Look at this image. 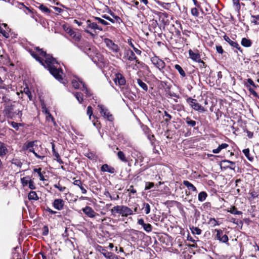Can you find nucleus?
<instances>
[{
	"instance_id": "f257e3e1",
	"label": "nucleus",
	"mask_w": 259,
	"mask_h": 259,
	"mask_svg": "<svg viewBox=\"0 0 259 259\" xmlns=\"http://www.w3.org/2000/svg\"><path fill=\"white\" fill-rule=\"evenodd\" d=\"M35 50L38 52L39 54L45 58V60L40 57L36 53L34 52H31V55L39 63L47 68L50 73L58 81L63 84H65L66 81L62 77L63 70L60 68H58L59 65V63L56 59L53 58L50 54H47L46 52L43 51L39 47H36Z\"/></svg>"
},
{
	"instance_id": "f03ea898",
	"label": "nucleus",
	"mask_w": 259,
	"mask_h": 259,
	"mask_svg": "<svg viewBox=\"0 0 259 259\" xmlns=\"http://www.w3.org/2000/svg\"><path fill=\"white\" fill-rule=\"evenodd\" d=\"M23 106L19 102H12L5 106L4 113L7 118L14 119L17 118L21 121Z\"/></svg>"
},
{
	"instance_id": "7ed1b4c3",
	"label": "nucleus",
	"mask_w": 259,
	"mask_h": 259,
	"mask_svg": "<svg viewBox=\"0 0 259 259\" xmlns=\"http://www.w3.org/2000/svg\"><path fill=\"white\" fill-rule=\"evenodd\" d=\"M111 213L113 217H115L116 214H118L123 217H127L134 214L133 211L130 207L123 205L114 206L111 209Z\"/></svg>"
},
{
	"instance_id": "20e7f679",
	"label": "nucleus",
	"mask_w": 259,
	"mask_h": 259,
	"mask_svg": "<svg viewBox=\"0 0 259 259\" xmlns=\"http://www.w3.org/2000/svg\"><path fill=\"white\" fill-rule=\"evenodd\" d=\"M83 28H84V31L87 33L90 34V35L93 37L94 38L95 37V34L93 33L90 31L91 30H93L95 31L96 30L99 31H102L103 28L99 26L96 22H92L90 20H88L85 22V23L83 25Z\"/></svg>"
},
{
	"instance_id": "39448f33",
	"label": "nucleus",
	"mask_w": 259,
	"mask_h": 259,
	"mask_svg": "<svg viewBox=\"0 0 259 259\" xmlns=\"http://www.w3.org/2000/svg\"><path fill=\"white\" fill-rule=\"evenodd\" d=\"M36 143H37V141L26 142L23 146V150H28L29 152H32L36 158L42 160L45 156L38 154L35 151L34 147H36Z\"/></svg>"
},
{
	"instance_id": "423d86ee",
	"label": "nucleus",
	"mask_w": 259,
	"mask_h": 259,
	"mask_svg": "<svg viewBox=\"0 0 259 259\" xmlns=\"http://www.w3.org/2000/svg\"><path fill=\"white\" fill-rule=\"evenodd\" d=\"M122 61L126 62L129 61L130 62L135 61L136 64H139L140 61L136 57L134 52L130 49H125L123 52V56Z\"/></svg>"
},
{
	"instance_id": "0eeeda50",
	"label": "nucleus",
	"mask_w": 259,
	"mask_h": 259,
	"mask_svg": "<svg viewBox=\"0 0 259 259\" xmlns=\"http://www.w3.org/2000/svg\"><path fill=\"white\" fill-rule=\"evenodd\" d=\"M186 102L195 111L202 113L206 111V109L199 104L196 99H193L191 97H187L186 99Z\"/></svg>"
},
{
	"instance_id": "6e6552de",
	"label": "nucleus",
	"mask_w": 259,
	"mask_h": 259,
	"mask_svg": "<svg viewBox=\"0 0 259 259\" xmlns=\"http://www.w3.org/2000/svg\"><path fill=\"white\" fill-rule=\"evenodd\" d=\"M75 46L87 55H89V54L93 52L94 50V48L86 40H81L79 42L75 43Z\"/></svg>"
},
{
	"instance_id": "1a4fd4ad",
	"label": "nucleus",
	"mask_w": 259,
	"mask_h": 259,
	"mask_svg": "<svg viewBox=\"0 0 259 259\" xmlns=\"http://www.w3.org/2000/svg\"><path fill=\"white\" fill-rule=\"evenodd\" d=\"M214 231L217 232L215 238L222 243H227L229 240L227 231L221 229H215Z\"/></svg>"
},
{
	"instance_id": "9d476101",
	"label": "nucleus",
	"mask_w": 259,
	"mask_h": 259,
	"mask_svg": "<svg viewBox=\"0 0 259 259\" xmlns=\"http://www.w3.org/2000/svg\"><path fill=\"white\" fill-rule=\"evenodd\" d=\"M224 40L227 41L234 50L235 53H237V51H239L240 53H243V50L240 47L239 45L236 41H234L230 38L227 35H225L223 36Z\"/></svg>"
},
{
	"instance_id": "9b49d317",
	"label": "nucleus",
	"mask_w": 259,
	"mask_h": 259,
	"mask_svg": "<svg viewBox=\"0 0 259 259\" xmlns=\"http://www.w3.org/2000/svg\"><path fill=\"white\" fill-rule=\"evenodd\" d=\"M151 61L152 64L156 68H157L160 71L163 73L164 71H163V69L165 67V63L163 60L160 59L158 57L155 56L151 58Z\"/></svg>"
},
{
	"instance_id": "f8f14e48",
	"label": "nucleus",
	"mask_w": 259,
	"mask_h": 259,
	"mask_svg": "<svg viewBox=\"0 0 259 259\" xmlns=\"http://www.w3.org/2000/svg\"><path fill=\"white\" fill-rule=\"evenodd\" d=\"M104 42L106 47L114 53H118L120 48L117 44H115L111 39L106 38L104 39Z\"/></svg>"
},
{
	"instance_id": "ddd939ff",
	"label": "nucleus",
	"mask_w": 259,
	"mask_h": 259,
	"mask_svg": "<svg viewBox=\"0 0 259 259\" xmlns=\"http://www.w3.org/2000/svg\"><path fill=\"white\" fill-rule=\"evenodd\" d=\"M100 114L105 118H107L109 121H112L113 117L110 113L108 110L104 107L102 105H99L98 106Z\"/></svg>"
},
{
	"instance_id": "4468645a",
	"label": "nucleus",
	"mask_w": 259,
	"mask_h": 259,
	"mask_svg": "<svg viewBox=\"0 0 259 259\" xmlns=\"http://www.w3.org/2000/svg\"><path fill=\"white\" fill-rule=\"evenodd\" d=\"M221 168H224V169H226L227 168H229L230 169L235 170V163L233 161L229 160H222L221 162Z\"/></svg>"
},
{
	"instance_id": "2eb2a0df",
	"label": "nucleus",
	"mask_w": 259,
	"mask_h": 259,
	"mask_svg": "<svg viewBox=\"0 0 259 259\" xmlns=\"http://www.w3.org/2000/svg\"><path fill=\"white\" fill-rule=\"evenodd\" d=\"M199 64V67L200 72L203 74L204 75H208L210 74V70L209 66H207L205 62L200 59V61L198 62Z\"/></svg>"
},
{
	"instance_id": "dca6fc26",
	"label": "nucleus",
	"mask_w": 259,
	"mask_h": 259,
	"mask_svg": "<svg viewBox=\"0 0 259 259\" xmlns=\"http://www.w3.org/2000/svg\"><path fill=\"white\" fill-rule=\"evenodd\" d=\"M114 81L116 85H118L119 86L124 85L126 83L124 77L120 73H117L115 74Z\"/></svg>"
},
{
	"instance_id": "f3484780",
	"label": "nucleus",
	"mask_w": 259,
	"mask_h": 259,
	"mask_svg": "<svg viewBox=\"0 0 259 259\" xmlns=\"http://www.w3.org/2000/svg\"><path fill=\"white\" fill-rule=\"evenodd\" d=\"M82 211L89 218H95L97 213L90 206H86L84 208L82 209Z\"/></svg>"
},
{
	"instance_id": "a211bd4d",
	"label": "nucleus",
	"mask_w": 259,
	"mask_h": 259,
	"mask_svg": "<svg viewBox=\"0 0 259 259\" xmlns=\"http://www.w3.org/2000/svg\"><path fill=\"white\" fill-rule=\"evenodd\" d=\"M64 205V201L62 199H56L53 203V207L58 210H61L63 208Z\"/></svg>"
},
{
	"instance_id": "6ab92c4d",
	"label": "nucleus",
	"mask_w": 259,
	"mask_h": 259,
	"mask_svg": "<svg viewBox=\"0 0 259 259\" xmlns=\"http://www.w3.org/2000/svg\"><path fill=\"white\" fill-rule=\"evenodd\" d=\"M189 55L190 58L193 61L197 62L200 61V55L199 54L198 50H196V52H194L190 49L189 50Z\"/></svg>"
},
{
	"instance_id": "aec40b11",
	"label": "nucleus",
	"mask_w": 259,
	"mask_h": 259,
	"mask_svg": "<svg viewBox=\"0 0 259 259\" xmlns=\"http://www.w3.org/2000/svg\"><path fill=\"white\" fill-rule=\"evenodd\" d=\"M73 184L78 187L81 191L82 194H86L87 191L84 186L86 187L85 185H83L82 182L80 180H75L73 182Z\"/></svg>"
},
{
	"instance_id": "412c9836",
	"label": "nucleus",
	"mask_w": 259,
	"mask_h": 259,
	"mask_svg": "<svg viewBox=\"0 0 259 259\" xmlns=\"http://www.w3.org/2000/svg\"><path fill=\"white\" fill-rule=\"evenodd\" d=\"M101 170L102 171H107L111 174H114L115 172V168L107 164H103L101 167Z\"/></svg>"
},
{
	"instance_id": "4be33fe9",
	"label": "nucleus",
	"mask_w": 259,
	"mask_h": 259,
	"mask_svg": "<svg viewBox=\"0 0 259 259\" xmlns=\"http://www.w3.org/2000/svg\"><path fill=\"white\" fill-rule=\"evenodd\" d=\"M183 184L188 188L189 191L197 192V190L195 186L188 181L184 180L183 182Z\"/></svg>"
},
{
	"instance_id": "5701e85b",
	"label": "nucleus",
	"mask_w": 259,
	"mask_h": 259,
	"mask_svg": "<svg viewBox=\"0 0 259 259\" xmlns=\"http://www.w3.org/2000/svg\"><path fill=\"white\" fill-rule=\"evenodd\" d=\"M81 84L82 85V88H80V89L83 91L84 92V93L86 94V96L88 97H90L92 96L93 95L91 91L89 89L87 85L85 84L84 82L83 81H81Z\"/></svg>"
},
{
	"instance_id": "b1692460",
	"label": "nucleus",
	"mask_w": 259,
	"mask_h": 259,
	"mask_svg": "<svg viewBox=\"0 0 259 259\" xmlns=\"http://www.w3.org/2000/svg\"><path fill=\"white\" fill-rule=\"evenodd\" d=\"M241 44L244 47L249 48L251 46L252 42L250 39L243 37L241 39Z\"/></svg>"
},
{
	"instance_id": "393cba45",
	"label": "nucleus",
	"mask_w": 259,
	"mask_h": 259,
	"mask_svg": "<svg viewBox=\"0 0 259 259\" xmlns=\"http://www.w3.org/2000/svg\"><path fill=\"white\" fill-rule=\"evenodd\" d=\"M229 147V145L227 143H223L220 145L217 149L212 150V152L214 154L220 153V152L224 149H226Z\"/></svg>"
},
{
	"instance_id": "a878e982",
	"label": "nucleus",
	"mask_w": 259,
	"mask_h": 259,
	"mask_svg": "<svg viewBox=\"0 0 259 259\" xmlns=\"http://www.w3.org/2000/svg\"><path fill=\"white\" fill-rule=\"evenodd\" d=\"M11 101V100L8 95V93H7L5 95L3 96L2 98L0 99V103H4V106H5L6 104H9Z\"/></svg>"
},
{
	"instance_id": "bb28decb",
	"label": "nucleus",
	"mask_w": 259,
	"mask_h": 259,
	"mask_svg": "<svg viewBox=\"0 0 259 259\" xmlns=\"http://www.w3.org/2000/svg\"><path fill=\"white\" fill-rule=\"evenodd\" d=\"M8 152V149L5 146V144L0 142V156L2 157L5 155Z\"/></svg>"
},
{
	"instance_id": "cd10ccee",
	"label": "nucleus",
	"mask_w": 259,
	"mask_h": 259,
	"mask_svg": "<svg viewBox=\"0 0 259 259\" xmlns=\"http://www.w3.org/2000/svg\"><path fill=\"white\" fill-rule=\"evenodd\" d=\"M102 254L107 259H118L117 255L111 252H102Z\"/></svg>"
},
{
	"instance_id": "c85d7f7f",
	"label": "nucleus",
	"mask_w": 259,
	"mask_h": 259,
	"mask_svg": "<svg viewBox=\"0 0 259 259\" xmlns=\"http://www.w3.org/2000/svg\"><path fill=\"white\" fill-rule=\"evenodd\" d=\"M73 39L74 45L75 46V43L79 42L80 41V39L81 38V35L76 33V32L71 36Z\"/></svg>"
},
{
	"instance_id": "c756f323",
	"label": "nucleus",
	"mask_w": 259,
	"mask_h": 259,
	"mask_svg": "<svg viewBox=\"0 0 259 259\" xmlns=\"http://www.w3.org/2000/svg\"><path fill=\"white\" fill-rule=\"evenodd\" d=\"M141 209L144 210V212L146 214H148L150 212V209H151L150 206L148 203L144 202L142 204V207Z\"/></svg>"
},
{
	"instance_id": "7c9ffc66",
	"label": "nucleus",
	"mask_w": 259,
	"mask_h": 259,
	"mask_svg": "<svg viewBox=\"0 0 259 259\" xmlns=\"http://www.w3.org/2000/svg\"><path fill=\"white\" fill-rule=\"evenodd\" d=\"M184 120L185 121L186 123L191 127H194L196 124V122L195 120H192L189 116H187L186 118H184Z\"/></svg>"
},
{
	"instance_id": "2f4dec72",
	"label": "nucleus",
	"mask_w": 259,
	"mask_h": 259,
	"mask_svg": "<svg viewBox=\"0 0 259 259\" xmlns=\"http://www.w3.org/2000/svg\"><path fill=\"white\" fill-rule=\"evenodd\" d=\"M28 198L29 200H37L39 198L35 191H30L28 195Z\"/></svg>"
},
{
	"instance_id": "473e14b6",
	"label": "nucleus",
	"mask_w": 259,
	"mask_h": 259,
	"mask_svg": "<svg viewBox=\"0 0 259 259\" xmlns=\"http://www.w3.org/2000/svg\"><path fill=\"white\" fill-rule=\"evenodd\" d=\"M175 68L178 70L181 76L183 77H185L186 74L185 71L181 67V66L178 64H176L175 65Z\"/></svg>"
},
{
	"instance_id": "72a5a7b5",
	"label": "nucleus",
	"mask_w": 259,
	"mask_h": 259,
	"mask_svg": "<svg viewBox=\"0 0 259 259\" xmlns=\"http://www.w3.org/2000/svg\"><path fill=\"white\" fill-rule=\"evenodd\" d=\"M137 83L138 85L145 92L148 91L147 85L141 79L138 78L137 79Z\"/></svg>"
},
{
	"instance_id": "f704fd0d",
	"label": "nucleus",
	"mask_w": 259,
	"mask_h": 259,
	"mask_svg": "<svg viewBox=\"0 0 259 259\" xmlns=\"http://www.w3.org/2000/svg\"><path fill=\"white\" fill-rule=\"evenodd\" d=\"M207 196V194L206 192H205L204 191H202V192H200L198 194V200L200 202H203L206 199Z\"/></svg>"
},
{
	"instance_id": "c9c22d12",
	"label": "nucleus",
	"mask_w": 259,
	"mask_h": 259,
	"mask_svg": "<svg viewBox=\"0 0 259 259\" xmlns=\"http://www.w3.org/2000/svg\"><path fill=\"white\" fill-rule=\"evenodd\" d=\"M117 155L118 158L121 161H122V162H127V159L126 158L125 155L122 151H118Z\"/></svg>"
},
{
	"instance_id": "e433bc0d",
	"label": "nucleus",
	"mask_w": 259,
	"mask_h": 259,
	"mask_svg": "<svg viewBox=\"0 0 259 259\" xmlns=\"http://www.w3.org/2000/svg\"><path fill=\"white\" fill-rule=\"evenodd\" d=\"M11 162L12 164L15 165L19 168H21L23 163L20 160L17 158H13L11 160Z\"/></svg>"
},
{
	"instance_id": "4c0bfd02",
	"label": "nucleus",
	"mask_w": 259,
	"mask_h": 259,
	"mask_svg": "<svg viewBox=\"0 0 259 259\" xmlns=\"http://www.w3.org/2000/svg\"><path fill=\"white\" fill-rule=\"evenodd\" d=\"M38 8L44 13L49 14L51 13V11L48 7L42 4H40L38 7Z\"/></svg>"
},
{
	"instance_id": "58836bf2",
	"label": "nucleus",
	"mask_w": 259,
	"mask_h": 259,
	"mask_svg": "<svg viewBox=\"0 0 259 259\" xmlns=\"http://www.w3.org/2000/svg\"><path fill=\"white\" fill-rule=\"evenodd\" d=\"M74 96L79 103H82L83 100V94L80 92H76L74 93Z\"/></svg>"
},
{
	"instance_id": "ea45409f",
	"label": "nucleus",
	"mask_w": 259,
	"mask_h": 259,
	"mask_svg": "<svg viewBox=\"0 0 259 259\" xmlns=\"http://www.w3.org/2000/svg\"><path fill=\"white\" fill-rule=\"evenodd\" d=\"M41 168H34L33 169L34 172L37 173V174L39 177V180L41 181H44L45 180V177H44L43 174L41 172Z\"/></svg>"
},
{
	"instance_id": "a19ab883",
	"label": "nucleus",
	"mask_w": 259,
	"mask_h": 259,
	"mask_svg": "<svg viewBox=\"0 0 259 259\" xmlns=\"http://www.w3.org/2000/svg\"><path fill=\"white\" fill-rule=\"evenodd\" d=\"M249 149L248 148L243 150L242 152L246 157L250 161H252L253 158L250 155Z\"/></svg>"
},
{
	"instance_id": "79ce46f5",
	"label": "nucleus",
	"mask_w": 259,
	"mask_h": 259,
	"mask_svg": "<svg viewBox=\"0 0 259 259\" xmlns=\"http://www.w3.org/2000/svg\"><path fill=\"white\" fill-rule=\"evenodd\" d=\"M228 212H230L232 214H237V215H240L242 214V211H239L237 210V208L235 206L232 207L229 210H228Z\"/></svg>"
},
{
	"instance_id": "37998d69",
	"label": "nucleus",
	"mask_w": 259,
	"mask_h": 259,
	"mask_svg": "<svg viewBox=\"0 0 259 259\" xmlns=\"http://www.w3.org/2000/svg\"><path fill=\"white\" fill-rule=\"evenodd\" d=\"M148 139L150 141L151 145H154L155 144V142L156 141L155 137L152 133H150V134L146 136Z\"/></svg>"
},
{
	"instance_id": "c03bdc74",
	"label": "nucleus",
	"mask_w": 259,
	"mask_h": 259,
	"mask_svg": "<svg viewBox=\"0 0 259 259\" xmlns=\"http://www.w3.org/2000/svg\"><path fill=\"white\" fill-rule=\"evenodd\" d=\"M161 85L165 88V92L170 90L171 85L166 81H161Z\"/></svg>"
},
{
	"instance_id": "a18cd8bd",
	"label": "nucleus",
	"mask_w": 259,
	"mask_h": 259,
	"mask_svg": "<svg viewBox=\"0 0 259 259\" xmlns=\"http://www.w3.org/2000/svg\"><path fill=\"white\" fill-rule=\"evenodd\" d=\"M21 181L23 186H26L30 181L29 177L28 176L23 177L21 179Z\"/></svg>"
},
{
	"instance_id": "49530a36",
	"label": "nucleus",
	"mask_w": 259,
	"mask_h": 259,
	"mask_svg": "<svg viewBox=\"0 0 259 259\" xmlns=\"http://www.w3.org/2000/svg\"><path fill=\"white\" fill-rule=\"evenodd\" d=\"M23 92L28 96L30 101L32 100V94L28 87H26L24 89Z\"/></svg>"
},
{
	"instance_id": "de8ad7c7",
	"label": "nucleus",
	"mask_w": 259,
	"mask_h": 259,
	"mask_svg": "<svg viewBox=\"0 0 259 259\" xmlns=\"http://www.w3.org/2000/svg\"><path fill=\"white\" fill-rule=\"evenodd\" d=\"M128 44L133 49L134 52L137 54L140 55L142 53V52L141 50L138 49L136 48L134 44L132 43L131 40L130 41L128 40Z\"/></svg>"
},
{
	"instance_id": "09e8293b",
	"label": "nucleus",
	"mask_w": 259,
	"mask_h": 259,
	"mask_svg": "<svg viewBox=\"0 0 259 259\" xmlns=\"http://www.w3.org/2000/svg\"><path fill=\"white\" fill-rule=\"evenodd\" d=\"M251 17L253 18L251 20V22L254 25H259V15H251Z\"/></svg>"
},
{
	"instance_id": "8fccbe9b",
	"label": "nucleus",
	"mask_w": 259,
	"mask_h": 259,
	"mask_svg": "<svg viewBox=\"0 0 259 259\" xmlns=\"http://www.w3.org/2000/svg\"><path fill=\"white\" fill-rule=\"evenodd\" d=\"M192 233L194 234L200 235L201 233V230L198 227H193L191 228Z\"/></svg>"
},
{
	"instance_id": "3c124183",
	"label": "nucleus",
	"mask_w": 259,
	"mask_h": 259,
	"mask_svg": "<svg viewBox=\"0 0 259 259\" xmlns=\"http://www.w3.org/2000/svg\"><path fill=\"white\" fill-rule=\"evenodd\" d=\"M144 230L147 232H150L152 229V226L150 224H146L142 226Z\"/></svg>"
},
{
	"instance_id": "603ef678",
	"label": "nucleus",
	"mask_w": 259,
	"mask_h": 259,
	"mask_svg": "<svg viewBox=\"0 0 259 259\" xmlns=\"http://www.w3.org/2000/svg\"><path fill=\"white\" fill-rule=\"evenodd\" d=\"M250 85H251L254 88L256 87V85L255 84L251 78H248L247 79V82L245 83V86L247 88H250Z\"/></svg>"
},
{
	"instance_id": "864d4df0",
	"label": "nucleus",
	"mask_w": 259,
	"mask_h": 259,
	"mask_svg": "<svg viewBox=\"0 0 259 259\" xmlns=\"http://www.w3.org/2000/svg\"><path fill=\"white\" fill-rule=\"evenodd\" d=\"M0 33L2 34V35L6 38H8L9 37V32H8V30H4L2 28V27L0 26Z\"/></svg>"
},
{
	"instance_id": "5fc2aeb1",
	"label": "nucleus",
	"mask_w": 259,
	"mask_h": 259,
	"mask_svg": "<svg viewBox=\"0 0 259 259\" xmlns=\"http://www.w3.org/2000/svg\"><path fill=\"white\" fill-rule=\"evenodd\" d=\"M81 81H82L81 80H76L73 79L72 81V84L75 89H78L79 88V84L80 83L81 84V82H80Z\"/></svg>"
},
{
	"instance_id": "6e6d98bb",
	"label": "nucleus",
	"mask_w": 259,
	"mask_h": 259,
	"mask_svg": "<svg viewBox=\"0 0 259 259\" xmlns=\"http://www.w3.org/2000/svg\"><path fill=\"white\" fill-rule=\"evenodd\" d=\"M105 195L107 197H109L111 200H118L119 198V196L118 195H116L115 196H112V195H111V194H110V193L108 191L106 192L105 193Z\"/></svg>"
},
{
	"instance_id": "4d7b16f0",
	"label": "nucleus",
	"mask_w": 259,
	"mask_h": 259,
	"mask_svg": "<svg viewBox=\"0 0 259 259\" xmlns=\"http://www.w3.org/2000/svg\"><path fill=\"white\" fill-rule=\"evenodd\" d=\"M209 224L213 227L219 225V224L214 218H210L209 220Z\"/></svg>"
},
{
	"instance_id": "13d9d810",
	"label": "nucleus",
	"mask_w": 259,
	"mask_h": 259,
	"mask_svg": "<svg viewBox=\"0 0 259 259\" xmlns=\"http://www.w3.org/2000/svg\"><path fill=\"white\" fill-rule=\"evenodd\" d=\"M173 109L176 110L178 111H181L184 110V106L181 104H176L173 105L172 107Z\"/></svg>"
},
{
	"instance_id": "bf43d9fd",
	"label": "nucleus",
	"mask_w": 259,
	"mask_h": 259,
	"mask_svg": "<svg viewBox=\"0 0 259 259\" xmlns=\"http://www.w3.org/2000/svg\"><path fill=\"white\" fill-rule=\"evenodd\" d=\"M164 115L166 117V118L164 119V121L166 123H168L172 118V116L168 113V112L166 111H164Z\"/></svg>"
},
{
	"instance_id": "052dcab7",
	"label": "nucleus",
	"mask_w": 259,
	"mask_h": 259,
	"mask_svg": "<svg viewBox=\"0 0 259 259\" xmlns=\"http://www.w3.org/2000/svg\"><path fill=\"white\" fill-rule=\"evenodd\" d=\"M111 15L113 17V19L115 20V22L120 24V22L122 21L120 18L118 16L115 15L113 12L111 13Z\"/></svg>"
},
{
	"instance_id": "680f3d73",
	"label": "nucleus",
	"mask_w": 259,
	"mask_h": 259,
	"mask_svg": "<svg viewBox=\"0 0 259 259\" xmlns=\"http://www.w3.org/2000/svg\"><path fill=\"white\" fill-rule=\"evenodd\" d=\"M93 110L91 106H89L87 108V114L89 116V118L91 119V116L93 115Z\"/></svg>"
},
{
	"instance_id": "e2e57ef3",
	"label": "nucleus",
	"mask_w": 259,
	"mask_h": 259,
	"mask_svg": "<svg viewBox=\"0 0 259 259\" xmlns=\"http://www.w3.org/2000/svg\"><path fill=\"white\" fill-rule=\"evenodd\" d=\"M95 19L98 20L99 23H100L101 24H102L104 25H109V23L107 21H106L105 20H104V19H103L101 18L96 17H95Z\"/></svg>"
},
{
	"instance_id": "0e129e2a",
	"label": "nucleus",
	"mask_w": 259,
	"mask_h": 259,
	"mask_svg": "<svg viewBox=\"0 0 259 259\" xmlns=\"http://www.w3.org/2000/svg\"><path fill=\"white\" fill-rule=\"evenodd\" d=\"M143 131L146 136L152 133L151 130L147 125L143 126Z\"/></svg>"
},
{
	"instance_id": "69168bd1",
	"label": "nucleus",
	"mask_w": 259,
	"mask_h": 259,
	"mask_svg": "<svg viewBox=\"0 0 259 259\" xmlns=\"http://www.w3.org/2000/svg\"><path fill=\"white\" fill-rule=\"evenodd\" d=\"M233 6L236 8L237 10L240 9V5L239 0H233Z\"/></svg>"
},
{
	"instance_id": "338daca9",
	"label": "nucleus",
	"mask_w": 259,
	"mask_h": 259,
	"mask_svg": "<svg viewBox=\"0 0 259 259\" xmlns=\"http://www.w3.org/2000/svg\"><path fill=\"white\" fill-rule=\"evenodd\" d=\"M154 186V184L152 182H146L145 184V190H148L152 188H153Z\"/></svg>"
},
{
	"instance_id": "774afa93",
	"label": "nucleus",
	"mask_w": 259,
	"mask_h": 259,
	"mask_svg": "<svg viewBox=\"0 0 259 259\" xmlns=\"http://www.w3.org/2000/svg\"><path fill=\"white\" fill-rule=\"evenodd\" d=\"M54 187L56 188H57L58 189V190L60 191H61V192H63L65 191V190L66 189V187H63V186H62L60 185V184H55L54 185Z\"/></svg>"
}]
</instances>
